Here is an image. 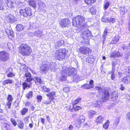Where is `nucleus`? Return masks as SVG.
Returning <instances> with one entry per match:
<instances>
[{"mask_svg": "<svg viewBox=\"0 0 130 130\" xmlns=\"http://www.w3.org/2000/svg\"><path fill=\"white\" fill-rule=\"evenodd\" d=\"M14 76V74L12 73L11 72H10L7 75V76L8 77H11L12 76Z\"/></svg>", "mask_w": 130, "mask_h": 130, "instance_id": "nucleus-62", "label": "nucleus"}, {"mask_svg": "<svg viewBox=\"0 0 130 130\" xmlns=\"http://www.w3.org/2000/svg\"><path fill=\"white\" fill-rule=\"evenodd\" d=\"M109 125V121L108 120L103 125V127L105 129H106L108 127Z\"/></svg>", "mask_w": 130, "mask_h": 130, "instance_id": "nucleus-43", "label": "nucleus"}, {"mask_svg": "<svg viewBox=\"0 0 130 130\" xmlns=\"http://www.w3.org/2000/svg\"><path fill=\"white\" fill-rule=\"evenodd\" d=\"M104 118L102 116H100L98 117L96 120V122L98 123H102L104 120Z\"/></svg>", "mask_w": 130, "mask_h": 130, "instance_id": "nucleus-21", "label": "nucleus"}, {"mask_svg": "<svg viewBox=\"0 0 130 130\" xmlns=\"http://www.w3.org/2000/svg\"><path fill=\"white\" fill-rule=\"evenodd\" d=\"M59 23L60 26L63 28L69 26L70 23V21L67 18L62 19L60 20Z\"/></svg>", "mask_w": 130, "mask_h": 130, "instance_id": "nucleus-8", "label": "nucleus"}, {"mask_svg": "<svg viewBox=\"0 0 130 130\" xmlns=\"http://www.w3.org/2000/svg\"><path fill=\"white\" fill-rule=\"evenodd\" d=\"M44 65L41 67L40 68V71L41 73H46L48 71L49 69V67L47 66L48 64L46 63V61L45 62Z\"/></svg>", "mask_w": 130, "mask_h": 130, "instance_id": "nucleus-13", "label": "nucleus"}, {"mask_svg": "<svg viewBox=\"0 0 130 130\" xmlns=\"http://www.w3.org/2000/svg\"><path fill=\"white\" fill-rule=\"evenodd\" d=\"M18 127L20 128H22L24 125V124L23 121L20 120L18 123Z\"/></svg>", "mask_w": 130, "mask_h": 130, "instance_id": "nucleus-37", "label": "nucleus"}, {"mask_svg": "<svg viewBox=\"0 0 130 130\" xmlns=\"http://www.w3.org/2000/svg\"><path fill=\"white\" fill-rule=\"evenodd\" d=\"M119 87V89L122 90H123L125 89V88L122 84H120Z\"/></svg>", "mask_w": 130, "mask_h": 130, "instance_id": "nucleus-64", "label": "nucleus"}, {"mask_svg": "<svg viewBox=\"0 0 130 130\" xmlns=\"http://www.w3.org/2000/svg\"><path fill=\"white\" fill-rule=\"evenodd\" d=\"M81 98H79L76 99L75 100H73L72 101V104L73 105H75L77 104L81 100Z\"/></svg>", "mask_w": 130, "mask_h": 130, "instance_id": "nucleus-28", "label": "nucleus"}, {"mask_svg": "<svg viewBox=\"0 0 130 130\" xmlns=\"http://www.w3.org/2000/svg\"><path fill=\"white\" fill-rule=\"evenodd\" d=\"M28 109L26 108H24L21 112V114L22 115H24L28 111Z\"/></svg>", "mask_w": 130, "mask_h": 130, "instance_id": "nucleus-39", "label": "nucleus"}, {"mask_svg": "<svg viewBox=\"0 0 130 130\" xmlns=\"http://www.w3.org/2000/svg\"><path fill=\"white\" fill-rule=\"evenodd\" d=\"M72 70L70 68L65 66L63 67L62 71L63 79H65L66 77L68 76L71 75H73L74 72H72Z\"/></svg>", "mask_w": 130, "mask_h": 130, "instance_id": "nucleus-5", "label": "nucleus"}, {"mask_svg": "<svg viewBox=\"0 0 130 130\" xmlns=\"http://www.w3.org/2000/svg\"><path fill=\"white\" fill-rule=\"evenodd\" d=\"M83 87L84 88L87 89H90L91 88L89 84H85L83 86Z\"/></svg>", "mask_w": 130, "mask_h": 130, "instance_id": "nucleus-48", "label": "nucleus"}, {"mask_svg": "<svg viewBox=\"0 0 130 130\" xmlns=\"http://www.w3.org/2000/svg\"><path fill=\"white\" fill-rule=\"evenodd\" d=\"M63 42L62 40H59L56 43L55 45V47L56 48H58L60 46Z\"/></svg>", "mask_w": 130, "mask_h": 130, "instance_id": "nucleus-29", "label": "nucleus"}, {"mask_svg": "<svg viewBox=\"0 0 130 130\" xmlns=\"http://www.w3.org/2000/svg\"><path fill=\"white\" fill-rule=\"evenodd\" d=\"M52 101L50 100L49 101H45L42 103V104H48L51 103Z\"/></svg>", "mask_w": 130, "mask_h": 130, "instance_id": "nucleus-57", "label": "nucleus"}, {"mask_svg": "<svg viewBox=\"0 0 130 130\" xmlns=\"http://www.w3.org/2000/svg\"><path fill=\"white\" fill-rule=\"evenodd\" d=\"M73 108L72 109V111L73 110H74L75 111H78L81 108L79 106H76L75 105H73Z\"/></svg>", "mask_w": 130, "mask_h": 130, "instance_id": "nucleus-40", "label": "nucleus"}, {"mask_svg": "<svg viewBox=\"0 0 130 130\" xmlns=\"http://www.w3.org/2000/svg\"><path fill=\"white\" fill-rule=\"evenodd\" d=\"M25 4V3L19 2L18 4V6L19 7H21L24 6Z\"/></svg>", "mask_w": 130, "mask_h": 130, "instance_id": "nucleus-52", "label": "nucleus"}, {"mask_svg": "<svg viewBox=\"0 0 130 130\" xmlns=\"http://www.w3.org/2000/svg\"><path fill=\"white\" fill-rule=\"evenodd\" d=\"M37 98L38 99V102H40L42 100V97L41 95H38L37 96Z\"/></svg>", "mask_w": 130, "mask_h": 130, "instance_id": "nucleus-58", "label": "nucleus"}, {"mask_svg": "<svg viewBox=\"0 0 130 130\" xmlns=\"http://www.w3.org/2000/svg\"><path fill=\"white\" fill-rule=\"evenodd\" d=\"M101 102L100 101H97L93 103L92 105L95 107H99L100 106Z\"/></svg>", "mask_w": 130, "mask_h": 130, "instance_id": "nucleus-32", "label": "nucleus"}, {"mask_svg": "<svg viewBox=\"0 0 130 130\" xmlns=\"http://www.w3.org/2000/svg\"><path fill=\"white\" fill-rule=\"evenodd\" d=\"M43 3L42 1H39L38 2V5L41 8H42V7L43 6Z\"/></svg>", "mask_w": 130, "mask_h": 130, "instance_id": "nucleus-60", "label": "nucleus"}, {"mask_svg": "<svg viewBox=\"0 0 130 130\" xmlns=\"http://www.w3.org/2000/svg\"><path fill=\"white\" fill-rule=\"evenodd\" d=\"M127 20L128 21V26H129V30L130 29V14H129L127 17Z\"/></svg>", "mask_w": 130, "mask_h": 130, "instance_id": "nucleus-63", "label": "nucleus"}, {"mask_svg": "<svg viewBox=\"0 0 130 130\" xmlns=\"http://www.w3.org/2000/svg\"><path fill=\"white\" fill-rule=\"evenodd\" d=\"M80 53L85 54H89L91 53L90 49L88 47H80L79 50Z\"/></svg>", "mask_w": 130, "mask_h": 130, "instance_id": "nucleus-10", "label": "nucleus"}, {"mask_svg": "<svg viewBox=\"0 0 130 130\" xmlns=\"http://www.w3.org/2000/svg\"><path fill=\"white\" fill-rule=\"evenodd\" d=\"M127 11V9L125 6L122 7L120 8V11L121 15L125 14Z\"/></svg>", "mask_w": 130, "mask_h": 130, "instance_id": "nucleus-19", "label": "nucleus"}, {"mask_svg": "<svg viewBox=\"0 0 130 130\" xmlns=\"http://www.w3.org/2000/svg\"><path fill=\"white\" fill-rule=\"evenodd\" d=\"M110 4L109 2H107L104 3V7L105 9H106L109 6Z\"/></svg>", "mask_w": 130, "mask_h": 130, "instance_id": "nucleus-50", "label": "nucleus"}, {"mask_svg": "<svg viewBox=\"0 0 130 130\" xmlns=\"http://www.w3.org/2000/svg\"><path fill=\"white\" fill-rule=\"evenodd\" d=\"M95 88L98 90V92L100 93H103L101 100V102H104L109 98V93L107 91L105 90L104 88H101L99 86H96L95 87Z\"/></svg>", "mask_w": 130, "mask_h": 130, "instance_id": "nucleus-3", "label": "nucleus"}, {"mask_svg": "<svg viewBox=\"0 0 130 130\" xmlns=\"http://www.w3.org/2000/svg\"><path fill=\"white\" fill-rule=\"evenodd\" d=\"M43 90L46 92H48L50 91V89L49 88H47L45 86L43 87Z\"/></svg>", "mask_w": 130, "mask_h": 130, "instance_id": "nucleus-49", "label": "nucleus"}, {"mask_svg": "<svg viewBox=\"0 0 130 130\" xmlns=\"http://www.w3.org/2000/svg\"><path fill=\"white\" fill-rule=\"evenodd\" d=\"M128 77H125L122 80V81L124 83H126L128 81Z\"/></svg>", "mask_w": 130, "mask_h": 130, "instance_id": "nucleus-61", "label": "nucleus"}, {"mask_svg": "<svg viewBox=\"0 0 130 130\" xmlns=\"http://www.w3.org/2000/svg\"><path fill=\"white\" fill-rule=\"evenodd\" d=\"M119 39V38L118 37H115L112 39L110 43L111 44H115L118 42Z\"/></svg>", "mask_w": 130, "mask_h": 130, "instance_id": "nucleus-27", "label": "nucleus"}, {"mask_svg": "<svg viewBox=\"0 0 130 130\" xmlns=\"http://www.w3.org/2000/svg\"><path fill=\"white\" fill-rule=\"evenodd\" d=\"M6 20L7 22L9 23H13L14 22V17L11 14H9L6 18Z\"/></svg>", "mask_w": 130, "mask_h": 130, "instance_id": "nucleus-15", "label": "nucleus"}, {"mask_svg": "<svg viewBox=\"0 0 130 130\" xmlns=\"http://www.w3.org/2000/svg\"><path fill=\"white\" fill-rule=\"evenodd\" d=\"M85 2L87 4L91 5L95 2V0H84Z\"/></svg>", "mask_w": 130, "mask_h": 130, "instance_id": "nucleus-42", "label": "nucleus"}, {"mask_svg": "<svg viewBox=\"0 0 130 130\" xmlns=\"http://www.w3.org/2000/svg\"><path fill=\"white\" fill-rule=\"evenodd\" d=\"M126 119L128 121L130 122V112L127 114L126 115Z\"/></svg>", "mask_w": 130, "mask_h": 130, "instance_id": "nucleus-53", "label": "nucleus"}, {"mask_svg": "<svg viewBox=\"0 0 130 130\" xmlns=\"http://www.w3.org/2000/svg\"><path fill=\"white\" fill-rule=\"evenodd\" d=\"M116 19L115 18H110L109 19V22L110 23L112 22V23H113L115 22Z\"/></svg>", "mask_w": 130, "mask_h": 130, "instance_id": "nucleus-59", "label": "nucleus"}, {"mask_svg": "<svg viewBox=\"0 0 130 130\" xmlns=\"http://www.w3.org/2000/svg\"><path fill=\"white\" fill-rule=\"evenodd\" d=\"M28 67L25 64H23L21 66V70L23 71V73L27 70Z\"/></svg>", "mask_w": 130, "mask_h": 130, "instance_id": "nucleus-35", "label": "nucleus"}, {"mask_svg": "<svg viewBox=\"0 0 130 130\" xmlns=\"http://www.w3.org/2000/svg\"><path fill=\"white\" fill-rule=\"evenodd\" d=\"M10 59L9 54L5 51L0 52V61L2 62H6L9 60Z\"/></svg>", "mask_w": 130, "mask_h": 130, "instance_id": "nucleus-6", "label": "nucleus"}, {"mask_svg": "<svg viewBox=\"0 0 130 130\" xmlns=\"http://www.w3.org/2000/svg\"><path fill=\"white\" fill-rule=\"evenodd\" d=\"M85 21L84 17L80 15H78L75 17L73 18L72 19V25L73 26L76 27H79L80 25H82L80 28L82 31L85 28H87L88 26L86 25H83Z\"/></svg>", "mask_w": 130, "mask_h": 130, "instance_id": "nucleus-1", "label": "nucleus"}, {"mask_svg": "<svg viewBox=\"0 0 130 130\" xmlns=\"http://www.w3.org/2000/svg\"><path fill=\"white\" fill-rule=\"evenodd\" d=\"M5 3L7 7L10 8H13L16 6V3L14 0H5Z\"/></svg>", "mask_w": 130, "mask_h": 130, "instance_id": "nucleus-9", "label": "nucleus"}, {"mask_svg": "<svg viewBox=\"0 0 130 130\" xmlns=\"http://www.w3.org/2000/svg\"><path fill=\"white\" fill-rule=\"evenodd\" d=\"M20 13L21 15L25 17L31 16L32 14V10L29 7L21 9L20 10Z\"/></svg>", "mask_w": 130, "mask_h": 130, "instance_id": "nucleus-7", "label": "nucleus"}, {"mask_svg": "<svg viewBox=\"0 0 130 130\" xmlns=\"http://www.w3.org/2000/svg\"><path fill=\"white\" fill-rule=\"evenodd\" d=\"M33 80L35 82L36 84L37 85L39 84H41L43 83V81L40 77H35L33 79Z\"/></svg>", "mask_w": 130, "mask_h": 130, "instance_id": "nucleus-18", "label": "nucleus"}, {"mask_svg": "<svg viewBox=\"0 0 130 130\" xmlns=\"http://www.w3.org/2000/svg\"><path fill=\"white\" fill-rule=\"evenodd\" d=\"M121 56V55L120 54V53L119 52H116L115 51H113L111 53L110 55V57L111 58H113L117 57L120 56Z\"/></svg>", "mask_w": 130, "mask_h": 130, "instance_id": "nucleus-17", "label": "nucleus"}, {"mask_svg": "<svg viewBox=\"0 0 130 130\" xmlns=\"http://www.w3.org/2000/svg\"><path fill=\"white\" fill-rule=\"evenodd\" d=\"M130 55V52L129 51H126L125 52L123 57L125 59L128 58Z\"/></svg>", "mask_w": 130, "mask_h": 130, "instance_id": "nucleus-33", "label": "nucleus"}, {"mask_svg": "<svg viewBox=\"0 0 130 130\" xmlns=\"http://www.w3.org/2000/svg\"><path fill=\"white\" fill-rule=\"evenodd\" d=\"M82 34L81 35V36H82L83 38H85V37L88 38L91 37V34L90 31L88 30V29H86L85 31H82Z\"/></svg>", "mask_w": 130, "mask_h": 130, "instance_id": "nucleus-12", "label": "nucleus"}, {"mask_svg": "<svg viewBox=\"0 0 130 130\" xmlns=\"http://www.w3.org/2000/svg\"><path fill=\"white\" fill-rule=\"evenodd\" d=\"M93 84V80H91L89 82V84L90 86L91 87V88H93L94 87V86Z\"/></svg>", "mask_w": 130, "mask_h": 130, "instance_id": "nucleus-56", "label": "nucleus"}, {"mask_svg": "<svg viewBox=\"0 0 130 130\" xmlns=\"http://www.w3.org/2000/svg\"><path fill=\"white\" fill-rule=\"evenodd\" d=\"M46 63L48 64L47 65L49 67V69H50L51 71L53 72H55L57 69L56 64L54 62H51L49 63L48 62L46 61Z\"/></svg>", "mask_w": 130, "mask_h": 130, "instance_id": "nucleus-11", "label": "nucleus"}, {"mask_svg": "<svg viewBox=\"0 0 130 130\" xmlns=\"http://www.w3.org/2000/svg\"><path fill=\"white\" fill-rule=\"evenodd\" d=\"M34 35L38 37H41L42 35V32L40 30H38L35 32Z\"/></svg>", "mask_w": 130, "mask_h": 130, "instance_id": "nucleus-30", "label": "nucleus"}, {"mask_svg": "<svg viewBox=\"0 0 130 130\" xmlns=\"http://www.w3.org/2000/svg\"><path fill=\"white\" fill-rule=\"evenodd\" d=\"M89 115L90 117H93L94 115L96 114V112L94 110H91L88 112Z\"/></svg>", "mask_w": 130, "mask_h": 130, "instance_id": "nucleus-31", "label": "nucleus"}, {"mask_svg": "<svg viewBox=\"0 0 130 130\" xmlns=\"http://www.w3.org/2000/svg\"><path fill=\"white\" fill-rule=\"evenodd\" d=\"M30 6L35 8L36 7L37 3L36 2L33 0H30L29 2Z\"/></svg>", "mask_w": 130, "mask_h": 130, "instance_id": "nucleus-23", "label": "nucleus"}, {"mask_svg": "<svg viewBox=\"0 0 130 130\" xmlns=\"http://www.w3.org/2000/svg\"><path fill=\"white\" fill-rule=\"evenodd\" d=\"M68 50L65 48H59L56 51L54 54V57L56 60L61 61L64 59Z\"/></svg>", "mask_w": 130, "mask_h": 130, "instance_id": "nucleus-2", "label": "nucleus"}, {"mask_svg": "<svg viewBox=\"0 0 130 130\" xmlns=\"http://www.w3.org/2000/svg\"><path fill=\"white\" fill-rule=\"evenodd\" d=\"M12 102L8 101L6 102V104L8 106V108L10 109L11 108V105Z\"/></svg>", "mask_w": 130, "mask_h": 130, "instance_id": "nucleus-54", "label": "nucleus"}, {"mask_svg": "<svg viewBox=\"0 0 130 130\" xmlns=\"http://www.w3.org/2000/svg\"><path fill=\"white\" fill-rule=\"evenodd\" d=\"M13 82V80L11 79H7L4 82V84H12Z\"/></svg>", "mask_w": 130, "mask_h": 130, "instance_id": "nucleus-45", "label": "nucleus"}, {"mask_svg": "<svg viewBox=\"0 0 130 130\" xmlns=\"http://www.w3.org/2000/svg\"><path fill=\"white\" fill-rule=\"evenodd\" d=\"M17 31H20L23 30L24 29V27L22 24H18L16 26Z\"/></svg>", "mask_w": 130, "mask_h": 130, "instance_id": "nucleus-24", "label": "nucleus"}, {"mask_svg": "<svg viewBox=\"0 0 130 130\" xmlns=\"http://www.w3.org/2000/svg\"><path fill=\"white\" fill-rule=\"evenodd\" d=\"M20 53L24 56L29 55L32 51L30 47L26 44H23L20 46Z\"/></svg>", "mask_w": 130, "mask_h": 130, "instance_id": "nucleus-4", "label": "nucleus"}, {"mask_svg": "<svg viewBox=\"0 0 130 130\" xmlns=\"http://www.w3.org/2000/svg\"><path fill=\"white\" fill-rule=\"evenodd\" d=\"M10 121L13 124L14 126H16L17 125V123L15 120L13 118H11V119Z\"/></svg>", "mask_w": 130, "mask_h": 130, "instance_id": "nucleus-55", "label": "nucleus"}, {"mask_svg": "<svg viewBox=\"0 0 130 130\" xmlns=\"http://www.w3.org/2000/svg\"><path fill=\"white\" fill-rule=\"evenodd\" d=\"M85 119L84 116L82 115L80 116L77 120L78 124L80 125L82 123H83L84 122Z\"/></svg>", "mask_w": 130, "mask_h": 130, "instance_id": "nucleus-22", "label": "nucleus"}, {"mask_svg": "<svg viewBox=\"0 0 130 130\" xmlns=\"http://www.w3.org/2000/svg\"><path fill=\"white\" fill-rule=\"evenodd\" d=\"M5 4L3 1H0V10L4 9Z\"/></svg>", "mask_w": 130, "mask_h": 130, "instance_id": "nucleus-38", "label": "nucleus"}, {"mask_svg": "<svg viewBox=\"0 0 130 130\" xmlns=\"http://www.w3.org/2000/svg\"><path fill=\"white\" fill-rule=\"evenodd\" d=\"M56 93L57 92H52L46 94V95L48 97L49 100H53L54 99V96H57L58 95L56 94Z\"/></svg>", "mask_w": 130, "mask_h": 130, "instance_id": "nucleus-14", "label": "nucleus"}, {"mask_svg": "<svg viewBox=\"0 0 130 130\" xmlns=\"http://www.w3.org/2000/svg\"><path fill=\"white\" fill-rule=\"evenodd\" d=\"M33 95V92L32 91H30L27 94H26V96L28 99L31 98Z\"/></svg>", "mask_w": 130, "mask_h": 130, "instance_id": "nucleus-41", "label": "nucleus"}, {"mask_svg": "<svg viewBox=\"0 0 130 130\" xmlns=\"http://www.w3.org/2000/svg\"><path fill=\"white\" fill-rule=\"evenodd\" d=\"M90 11L92 14H96V11L95 7H92L90 9Z\"/></svg>", "mask_w": 130, "mask_h": 130, "instance_id": "nucleus-36", "label": "nucleus"}, {"mask_svg": "<svg viewBox=\"0 0 130 130\" xmlns=\"http://www.w3.org/2000/svg\"><path fill=\"white\" fill-rule=\"evenodd\" d=\"M107 29L108 28L107 27L105 28V30L104 32L103 35V42L104 43L105 40L106 39V37L107 35V34L108 32L107 31Z\"/></svg>", "mask_w": 130, "mask_h": 130, "instance_id": "nucleus-26", "label": "nucleus"}, {"mask_svg": "<svg viewBox=\"0 0 130 130\" xmlns=\"http://www.w3.org/2000/svg\"><path fill=\"white\" fill-rule=\"evenodd\" d=\"M22 85L24 90L26 88H28L31 87V85H30V83H27V82L23 83Z\"/></svg>", "mask_w": 130, "mask_h": 130, "instance_id": "nucleus-20", "label": "nucleus"}, {"mask_svg": "<svg viewBox=\"0 0 130 130\" xmlns=\"http://www.w3.org/2000/svg\"><path fill=\"white\" fill-rule=\"evenodd\" d=\"M120 117H118L116 118L114 121L113 126L115 127H116L120 122Z\"/></svg>", "mask_w": 130, "mask_h": 130, "instance_id": "nucleus-25", "label": "nucleus"}, {"mask_svg": "<svg viewBox=\"0 0 130 130\" xmlns=\"http://www.w3.org/2000/svg\"><path fill=\"white\" fill-rule=\"evenodd\" d=\"M7 34L8 35H9L12 37L13 35V31L11 30H7L6 31Z\"/></svg>", "mask_w": 130, "mask_h": 130, "instance_id": "nucleus-46", "label": "nucleus"}, {"mask_svg": "<svg viewBox=\"0 0 130 130\" xmlns=\"http://www.w3.org/2000/svg\"><path fill=\"white\" fill-rule=\"evenodd\" d=\"M32 80V79L31 77H28L26 78V82L27 83H29L30 85H31V82Z\"/></svg>", "mask_w": 130, "mask_h": 130, "instance_id": "nucleus-51", "label": "nucleus"}, {"mask_svg": "<svg viewBox=\"0 0 130 130\" xmlns=\"http://www.w3.org/2000/svg\"><path fill=\"white\" fill-rule=\"evenodd\" d=\"M117 91L114 92L112 93L111 95H109V98L108 99H111L112 101H115L118 98L117 95Z\"/></svg>", "mask_w": 130, "mask_h": 130, "instance_id": "nucleus-16", "label": "nucleus"}, {"mask_svg": "<svg viewBox=\"0 0 130 130\" xmlns=\"http://www.w3.org/2000/svg\"><path fill=\"white\" fill-rule=\"evenodd\" d=\"M23 74H24L25 76L26 77H31V74L28 71V70L23 72Z\"/></svg>", "mask_w": 130, "mask_h": 130, "instance_id": "nucleus-34", "label": "nucleus"}, {"mask_svg": "<svg viewBox=\"0 0 130 130\" xmlns=\"http://www.w3.org/2000/svg\"><path fill=\"white\" fill-rule=\"evenodd\" d=\"M101 20L103 22L107 23L109 22V18L105 16H103L102 19Z\"/></svg>", "mask_w": 130, "mask_h": 130, "instance_id": "nucleus-44", "label": "nucleus"}, {"mask_svg": "<svg viewBox=\"0 0 130 130\" xmlns=\"http://www.w3.org/2000/svg\"><path fill=\"white\" fill-rule=\"evenodd\" d=\"M7 101L12 102L13 100V98L11 95H8L7 97Z\"/></svg>", "mask_w": 130, "mask_h": 130, "instance_id": "nucleus-47", "label": "nucleus"}]
</instances>
